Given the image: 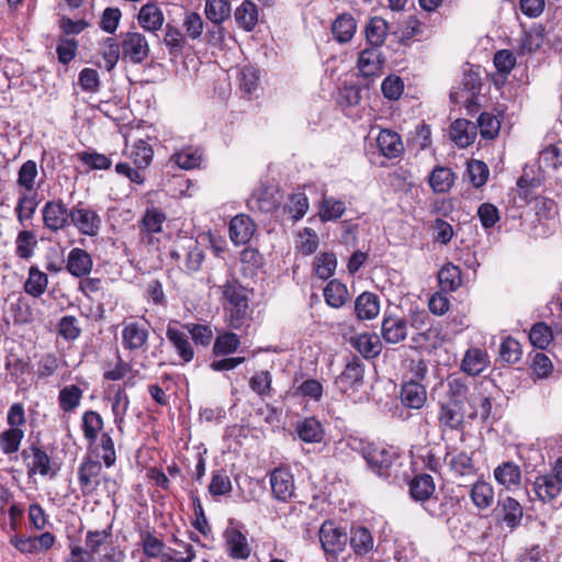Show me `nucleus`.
<instances>
[{
	"label": "nucleus",
	"mask_w": 562,
	"mask_h": 562,
	"mask_svg": "<svg viewBox=\"0 0 562 562\" xmlns=\"http://www.w3.org/2000/svg\"><path fill=\"white\" fill-rule=\"evenodd\" d=\"M111 394L110 401L112 404V413L114 422L121 427L124 417L128 411L130 400L124 389L121 386H112L109 390Z\"/></svg>",
	"instance_id": "nucleus-43"
},
{
	"label": "nucleus",
	"mask_w": 562,
	"mask_h": 562,
	"mask_svg": "<svg viewBox=\"0 0 562 562\" xmlns=\"http://www.w3.org/2000/svg\"><path fill=\"white\" fill-rule=\"evenodd\" d=\"M171 160L175 161L181 169H193L202 161V154L195 148H186L172 155Z\"/></svg>",
	"instance_id": "nucleus-63"
},
{
	"label": "nucleus",
	"mask_w": 562,
	"mask_h": 562,
	"mask_svg": "<svg viewBox=\"0 0 562 562\" xmlns=\"http://www.w3.org/2000/svg\"><path fill=\"white\" fill-rule=\"evenodd\" d=\"M368 467L379 476H389V469L393 462V454L383 447H378L371 443L367 447L363 458Z\"/></svg>",
	"instance_id": "nucleus-14"
},
{
	"label": "nucleus",
	"mask_w": 562,
	"mask_h": 562,
	"mask_svg": "<svg viewBox=\"0 0 562 562\" xmlns=\"http://www.w3.org/2000/svg\"><path fill=\"white\" fill-rule=\"evenodd\" d=\"M427 400V392L423 384L416 381H409L403 384L401 390V401L409 408H422Z\"/></svg>",
	"instance_id": "nucleus-26"
},
{
	"label": "nucleus",
	"mask_w": 562,
	"mask_h": 562,
	"mask_svg": "<svg viewBox=\"0 0 562 562\" xmlns=\"http://www.w3.org/2000/svg\"><path fill=\"white\" fill-rule=\"evenodd\" d=\"M24 438V431L21 428H9L0 434V449L7 454L16 453Z\"/></svg>",
	"instance_id": "nucleus-52"
},
{
	"label": "nucleus",
	"mask_w": 562,
	"mask_h": 562,
	"mask_svg": "<svg viewBox=\"0 0 562 562\" xmlns=\"http://www.w3.org/2000/svg\"><path fill=\"white\" fill-rule=\"evenodd\" d=\"M539 167L544 171L558 170L562 166V154L557 146H548L539 155Z\"/></svg>",
	"instance_id": "nucleus-61"
},
{
	"label": "nucleus",
	"mask_w": 562,
	"mask_h": 562,
	"mask_svg": "<svg viewBox=\"0 0 562 562\" xmlns=\"http://www.w3.org/2000/svg\"><path fill=\"white\" fill-rule=\"evenodd\" d=\"M355 312L359 319H373L379 315L380 302L375 294L370 292L361 293L355 302Z\"/></svg>",
	"instance_id": "nucleus-32"
},
{
	"label": "nucleus",
	"mask_w": 562,
	"mask_h": 562,
	"mask_svg": "<svg viewBox=\"0 0 562 562\" xmlns=\"http://www.w3.org/2000/svg\"><path fill=\"white\" fill-rule=\"evenodd\" d=\"M234 18L240 29L247 32L252 31L258 23L257 5L249 0H244L235 9Z\"/></svg>",
	"instance_id": "nucleus-36"
},
{
	"label": "nucleus",
	"mask_w": 562,
	"mask_h": 562,
	"mask_svg": "<svg viewBox=\"0 0 562 562\" xmlns=\"http://www.w3.org/2000/svg\"><path fill=\"white\" fill-rule=\"evenodd\" d=\"M497 515L509 529H515L521 522L522 506L514 497L507 496L499 502Z\"/></svg>",
	"instance_id": "nucleus-21"
},
{
	"label": "nucleus",
	"mask_w": 562,
	"mask_h": 562,
	"mask_svg": "<svg viewBox=\"0 0 562 562\" xmlns=\"http://www.w3.org/2000/svg\"><path fill=\"white\" fill-rule=\"evenodd\" d=\"M324 297L330 307L339 308L348 300L347 286L338 280H331L324 289Z\"/></svg>",
	"instance_id": "nucleus-48"
},
{
	"label": "nucleus",
	"mask_w": 562,
	"mask_h": 562,
	"mask_svg": "<svg viewBox=\"0 0 562 562\" xmlns=\"http://www.w3.org/2000/svg\"><path fill=\"white\" fill-rule=\"evenodd\" d=\"M122 59L142 64L149 55V44L142 33L127 32L121 42Z\"/></svg>",
	"instance_id": "nucleus-6"
},
{
	"label": "nucleus",
	"mask_w": 562,
	"mask_h": 562,
	"mask_svg": "<svg viewBox=\"0 0 562 562\" xmlns=\"http://www.w3.org/2000/svg\"><path fill=\"white\" fill-rule=\"evenodd\" d=\"M47 284V274L36 267H31L24 283V291L33 297H40L46 291Z\"/></svg>",
	"instance_id": "nucleus-46"
},
{
	"label": "nucleus",
	"mask_w": 562,
	"mask_h": 562,
	"mask_svg": "<svg viewBox=\"0 0 562 562\" xmlns=\"http://www.w3.org/2000/svg\"><path fill=\"white\" fill-rule=\"evenodd\" d=\"M21 457L25 462L29 477L35 474L53 477L56 471L52 470L49 456L40 447L32 445L22 450Z\"/></svg>",
	"instance_id": "nucleus-7"
},
{
	"label": "nucleus",
	"mask_w": 562,
	"mask_h": 562,
	"mask_svg": "<svg viewBox=\"0 0 562 562\" xmlns=\"http://www.w3.org/2000/svg\"><path fill=\"white\" fill-rule=\"evenodd\" d=\"M104 426L103 418L95 411H87L81 416V429L83 437L91 448L98 441V435Z\"/></svg>",
	"instance_id": "nucleus-31"
},
{
	"label": "nucleus",
	"mask_w": 562,
	"mask_h": 562,
	"mask_svg": "<svg viewBox=\"0 0 562 562\" xmlns=\"http://www.w3.org/2000/svg\"><path fill=\"white\" fill-rule=\"evenodd\" d=\"M357 30V22L351 14L338 15L331 24V33L339 43H348L352 40Z\"/></svg>",
	"instance_id": "nucleus-34"
},
{
	"label": "nucleus",
	"mask_w": 562,
	"mask_h": 562,
	"mask_svg": "<svg viewBox=\"0 0 562 562\" xmlns=\"http://www.w3.org/2000/svg\"><path fill=\"white\" fill-rule=\"evenodd\" d=\"M223 295L228 303L229 326L240 329L251 314L247 290L237 280H228L223 285Z\"/></svg>",
	"instance_id": "nucleus-1"
},
{
	"label": "nucleus",
	"mask_w": 562,
	"mask_h": 562,
	"mask_svg": "<svg viewBox=\"0 0 562 562\" xmlns=\"http://www.w3.org/2000/svg\"><path fill=\"white\" fill-rule=\"evenodd\" d=\"M93 453H95L99 458L102 459L104 465L106 468H111L116 462V451L114 441L109 432H103L99 439V442H95L91 448H89Z\"/></svg>",
	"instance_id": "nucleus-39"
},
{
	"label": "nucleus",
	"mask_w": 562,
	"mask_h": 562,
	"mask_svg": "<svg viewBox=\"0 0 562 562\" xmlns=\"http://www.w3.org/2000/svg\"><path fill=\"white\" fill-rule=\"evenodd\" d=\"M435 492V482L430 474H418L409 482V494L416 501L425 504Z\"/></svg>",
	"instance_id": "nucleus-33"
},
{
	"label": "nucleus",
	"mask_w": 562,
	"mask_h": 562,
	"mask_svg": "<svg viewBox=\"0 0 562 562\" xmlns=\"http://www.w3.org/2000/svg\"><path fill=\"white\" fill-rule=\"evenodd\" d=\"M384 59L378 46H370L359 54L358 68L362 76L370 77L376 75Z\"/></svg>",
	"instance_id": "nucleus-24"
},
{
	"label": "nucleus",
	"mask_w": 562,
	"mask_h": 562,
	"mask_svg": "<svg viewBox=\"0 0 562 562\" xmlns=\"http://www.w3.org/2000/svg\"><path fill=\"white\" fill-rule=\"evenodd\" d=\"M373 537L366 527H353L350 531V547L357 555H364L373 548Z\"/></svg>",
	"instance_id": "nucleus-41"
},
{
	"label": "nucleus",
	"mask_w": 562,
	"mask_h": 562,
	"mask_svg": "<svg viewBox=\"0 0 562 562\" xmlns=\"http://www.w3.org/2000/svg\"><path fill=\"white\" fill-rule=\"evenodd\" d=\"M168 256L178 268L189 273L200 270L204 261V254L198 241L188 237L176 240Z\"/></svg>",
	"instance_id": "nucleus-2"
},
{
	"label": "nucleus",
	"mask_w": 562,
	"mask_h": 562,
	"mask_svg": "<svg viewBox=\"0 0 562 562\" xmlns=\"http://www.w3.org/2000/svg\"><path fill=\"white\" fill-rule=\"evenodd\" d=\"M128 157L132 159L135 167L145 169L151 162L153 149L145 140L138 139L134 143Z\"/></svg>",
	"instance_id": "nucleus-55"
},
{
	"label": "nucleus",
	"mask_w": 562,
	"mask_h": 562,
	"mask_svg": "<svg viewBox=\"0 0 562 562\" xmlns=\"http://www.w3.org/2000/svg\"><path fill=\"white\" fill-rule=\"evenodd\" d=\"M280 193L274 189H261L248 200V206L260 213H272L280 205Z\"/></svg>",
	"instance_id": "nucleus-18"
},
{
	"label": "nucleus",
	"mask_w": 562,
	"mask_h": 562,
	"mask_svg": "<svg viewBox=\"0 0 562 562\" xmlns=\"http://www.w3.org/2000/svg\"><path fill=\"white\" fill-rule=\"evenodd\" d=\"M225 549L228 555L236 560H246L251 553L246 535L231 522L224 531Z\"/></svg>",
	"instance_id": "nucleus-9"
},
{
	"label": "nucleus",
	"mask_w": 562,
	"mask_h": 562,
	"mask_svg": "<svg viewBox=\"0 0 562 562\" xmlns=\"http://www.w3.org/2000/svg\"><path fill=\"white\" fill-rule=\"evenodd\" d=\"M284 210L289 213L293 221L302 218L308 210V199L306 194L303 192L291 194L284 206Z\"/></svg>",
	"instance_id": "nucleus-59"
},
{
	"label": "nucleus",
	"mask_w": 562,
	"mask_h": 562,
	"mask_svg": "<svg viewBox=\"0 0 562 562\" xmlns=\"http://www.w3.org/2000/svg\"><path fill=\"white\" fill-rule=\"evenodd\" d=\"M270 485L273 496L281 502H286L294 495V479L285 468H277L270 473Z\"/></svg>",
	"instance_id": "nucleus-12"
},
{
	"label": "nucleus",
	"mask_w": 562,
	"mask_h": 562,
	"mask_svg": "<svg viewBox=\"0 0 562 562\" xmlns=\"http://www.w3.org/2000/svg\"><path fill=\"white\" fill-rule=\"evenodd\" d=\"M166 337L183 362L188 363L193 360L194 349L190 342L188 333L177 326L168 325L166 329Z\"/></svg>",
	"instance_id": "nucleus-16"
},
{
	"label": "nucleus",
	"mask_w": 562,
	"mask_h": 562,
	"mask_svg": "<svg viewBox=\"0 0 562 562\" xmlns=\"http://www.w3.org/2000/svg\"><path fill=\"white\" fill-rule=\"evenodd\" d=\"M38 177L37 164L29 159L22 164L18 170L16 186L23 192L31 193L37 187L36 179Z\"/></svg>",
	"instance_id": "nucleus-37"
},
{
	"label": "nucleus",
	"mask_w": 562,
	"mask_h": 562,
	"mask_svg": "<svg viewBox=\"0 0 562 562\" xmlns=\"http://www.w3.org/2000/svg\"><path fill=\"white\" fill-rule=\"evenodd\" d=\"M438 282L442 291H456L461 285V270L458 266L448 262L438 272Z\"/></svg>",
	"instance_id": "nucleus-47"
},
{
	"label": "nucleus",
	"mask_w": 562,
	"mask_h": 562,
	"mask_svg": "<svg viewBox=\"0 0 562 562\" xmlns=\"http://www.w3.org/2000/svg\"><path fill=\"white\" fill-rule=\"evenodd\" d=\"M337 259L334 252H321L315 257L313 270L322 280L329 279L336 270Z\"/></svg>",
	"instance_id": "nucleus-53"
},
{
	"label": "nucleus",
	"mask_w": 562,
	"mask_h": 562,
	"mask_svg": "<svg viewBox=\"0 0 562 562\" xmlns=\"http://www.w3.org/2000/svg\"><path fill=\"white\" fill-rule=\"evenodd\" d=\"M70 225H72L80 235L95 237L102 228V218L94 206L79 201L71 207Z\"/></svg>",
	"instance_id": "nucleus-3"
},
{
	"label": "nucleus",
	"mask_w": 562,
	"mask_h": 562,
	"mask_svg": "<svg viewBox=\"0 0 562 562\" xmlns=\"http://www.w3.org/2000/svg\"><path fill=\"white\" fill-rule=\"evenodd\" d=\"M183 328L191 336L195 345L207 347L213 340V330L210 325L206 324H193L189 323L183 325Z\"/></svg>",
	"instance_id": "nucleus-60"
},
{
	"label": "nucleus",
	"mask_w": 562,
	"mask_h": 562,
	"mask_svg": "<svg viewBox=\"0 0 562 562\" xmlns=\"http://www.w3.org/2000/svg\"><path fill=\"white\" fill-rule=\"evenodd\" d=\"M139 25L149 32H156L161 29L165 18L161 9L153 2L144 4L137 15Z\"/></svg>",
	"instance_id": "nucleus-27"
},
{
	"label": "nucleus",
	"mask_w": 562,
	"mask_h": 562,
	"mask_svg": "<svg viewBox=\"0 0 562 562\" xmlns=\"http://www.w3.org/2000/svg\"><path fill=\"white\" fill-rule=\"evenodd\" d=\"M376 145L380 153L386 158H396L404 151L401 136L391 130L380 131L376 137Z\"/></svg>",
	"instance_id": "nucleus-23"
},
{
	"label": "nucleus",
	"mask_w": 562,
	"mask_h": 562,
	"mask_svg": "<svg viewBox=\"0 0 562 562\" xmlns=\"http://www.w3.org/2000/svg\"><path fill=\"white\" fill-rule=\"evenodd\" d=\"M240 345L239 337L234 333H224L215 338L213 353L226 356L235 352Z\"/></svg>",
	"instance_id": "nucleus-57"
},
{
	"label": "nucleus",
	"mask_w": 562,
	"mask_h": 562,
	"mask_svg": "<svg viewBox=\"0 0 562 562\" xmlns=\"http://www.w3.org/2000/svg\"><path fill=\"white\" fill-rule=\"evenodd\" d=\"M93 266L91 256L81 248H72L67 258V271L77 278L85 277L90 273Z\"/></svg>",
	"instance_id": "nucleus-22"
},
{
	"label": "nucleus",
	"mask_w": 562,
	"mask_h": 562,
	"mask_svg": "<svg viewBox=\"0 0 562 562\" xmlns=\"http://www.w3.org/2000/svg\"><path fill=\"white\" fill-rule=\"evenodd\" d=\"M463 405L457 402L440 403L438 413L439 428L445 431L447 429L457 430L463 424Z\"/></svg>",
	"instance_id": "nucleus-17"
},
{
	"label": "nucleus",
	"mask_w": 562,
	"mask_h": 562,
	"mask_svg": "<svg viewBox=\"0 0 562 562\" xmlns=\"http://www.w3.org/2000/svg\"><path fill=\"white\" fill-rule=\"evenodd\" d=\"M38 202L36 200V194H31L27 192H21L16 205L14 207V213L18 222L24 226L26 221H30L37 209Z\"/></svg>",
	"instance_id": "nucleus-42"
},
{
	"label": "nucleus",
	"mask_w": 562,
	"mask_h": 562,
	"mask_svg": "<svg viewBox=\"0 0 562 562\" xmlns=\"http://www.w3.org/2000/svg\"><path fill=\"white\" fill-rule=\"evenodd\" d=\"M15 245L16 256L22 259H29L33 256L34 248L37 245L36 236L32 231H21L16 236Z\"/></svg>",
	"instance_id": "nucleus-56"
},
{
	"label": "nucleus",
	"mask_w": 562,
	"mask_h": 562,
	"mask_svg": "<svg viewBox=\"0 0 562 562\" xmlns=\"http://www.w3.org/2000/svg\"><path fill=\"white\" fill-rule=\"evenodd\" d=\"M112 537V526H108L102 530H89L86 533L85 546L88 552L95 558V554L100 553L101 548L108 543Z\"/></svg>",
	"instance_id": "nucleus-51"
},
{
	"label": "nucleus",
	"mask_w": 562,
	"mask_h": 562,
	"mask_svg": "<svg viewBox=\"0 0 562 562\" xmlns=\"http://www.w3.org/2000/svg\"><path fill=\"white\" fill-rule=\"evenodd\" d=\"M490 363L487 353L479 348L469 349L462 360L461 369L469 375L475 376L482 373Z\"/></svg>",
	"instance_id": "nucleus-29"
},
{
	"label": "nucleus",
	"mask_w": 562,
	"mask_h": 562,
	"mask_svg": "<svg viewBox=\"0 0 562 562\" xmlns=\"http://www.w3.org/2000/svg\"><path fill=\"white\" fill-rule=\"evenodd\" d=\"M470 497L479 509H486L494 502V488L487 482L477 481L472 485Z\"/></svg>",
	"instance_id": "nucleus-45"
},
{
	"label": "nucleus",
	"mask_w": 562,
	"mask_h": 562,
	"mask_svg": "<svg viewBox=\"0 0 562 562\" xmlns=\"http://www.w3.org/2000/svg\"><path fill=\"white\" fill-rule=\"evenodd\" d=\"M122 346L132 353H144L148 350L149 329L139 322H128L122 325Z\"/></svg>",
	"instance_id": "nucleus-5"
},
{
	"label": "nucleus",
	"mask_w": 562,
	"mask_h": 562,
	"mask_svg": "<svg viewBox=\"0 0 562 562\" xmlns=\"http://www.w3.org/2000/svg\"><path fill=\"white\" fill-rule=\"evenodd\" d=\"M363 379V367L360 362H349L342 373L338 376L337 383L342 387H352L361 383Z\"/></svg>",
	"instance_id": "nucleus-58"
},
{
	"label": "nucleus",
	"mask_w": 562,
	"mask_h": 562,
	"mask_svg": "<svg viewBox=\"0 0 562 562\" xmlns=\"http://www.w3.org/2000/svg\"><path fill=\"white\" fill-rule=\"evenodd\" d=\"M206 19L214 24L207 33L212 40H222L223 30L221 24L231 15V4L227 0H206L205 10Z\"/></svg>",
	"instance_id": "nucleus-10"
},
{
	"label": "nucleus",
	"mask_w": 562,
	"mask_h": 562,
	"mask_svg": "<svg viewBox=\"0 0 562 562\" xmlns=\"http://www.w3.org/2000/svg\"><path fill=\"white\" fill-rule=\"evenodd\" d=\"M532 492L543 504L553 503L562 492V484L551 473L536 476Z\"/></svg>",
	"instance_id": "nucleus-13"
},
{
	"label": "nucleus",
	"mask_w": 562,
	"mask_h": 562,
	"mask_svg": "<svg viewBox=\"0 0 562 562\" xmlns=\"http://www.w3.org/2000/svg\"><path fill=\"white\" fill-rule=\"evenodd\" d=\"M454 182V173L446 167H436L429 176V184L437 193H446Z\"/></svg>",
	"instance_id": "nucleus-49"
},
{
	"label": "nucleus",
	"mask_w": 562,
	"mask_h": 562,
	"mask_svg": "<svg viewBox=\"0 0 562 562\" xmlns=\"http://www.w3.org/2000/svg\"><path fill=\"white\" fill-rule=\"evenodd\" d=\"M477 126L475 123L459 119L451 124L450 138L459 147L470 146L476 138Z\"/></svg>",
	"instance_id": "nucleus-19"
},
{
	"label": "nucleus",
	"mask_w": 562,
	"mask_h": 562,
	"mask_svg": "<svg viewBox=\"0 0 562 562\" xmlns=\"http://www.w3.org/2000/svg\"><path fill=\"white\" fill-rule=\"evenodd\" d=\"M346 211V204L335 198H324L319 206V218L322 222L336 221L340 218Z\"/></svg>",
	"instance_id": "nucleus-54"
},
{
	"label": "nucleus",
	"mask_w": 562,
	"mask_h": 562,
	"mask_svg": "<svg viewBox=\"0 0 562 562\" xmlns=\"http://www.w3.org/2000/svg\"><path fill=\"white\" fill-rule=\"evenodd\" d=\"M441 327L432 322L420 333H414L411 337L412 347L416 349L436 348L442 342Z\"/></svg>",
	"instance_id": "nucleus-28"
},
{
	"label": "nucleus",
	"mask_w": 562,
	"mask_h": 562,
	"mask_svg": "<svg viewBox=\"0 0 562 562\" xmlns=\"http://www.w3.org/2000/svg\"><path fill=\"white\" fill-rule=\"evenodd\" d=\"M43 225L53 233H58L70 226L71 209L61 199L47 201L42 207Z\"/></svg>",
	"instance_id": "nucleus-4"
},
{
	"label": "nucleus",
	"mask_w": 562,
	"mask_h": 562,
	"mask_svg": "<svg viewBox=\"0 0 562 562\" xmlns=\"http://www.w3.org/2000/svg\"><path fill=\"white\" fill-rule=\"evenodd\" d=\"M351 346L364 358L376 357L382 349L379 336L374 334H360L350 339Z\"/></svg>",
	"instance_id": "nucleus-35"
},
{
	"label": "nucleus",
	"mask_w": 562,
	"mask_h": 562,
	"mask_svg": "<svg viewBox=\"0 0 562 562\" xmlns=\"http://www.w3.org/2000/svg\"><path fill=\"white\" fill-rule=\"evenodd\" d=\"M102 465L99 461L86 458L78 469V481L83 495L92 494L100 484Z\"/></svg>",
	"instance_id": "nucleus-11"
},
{
	"label": "nucleus",
	"mask_w": 562,
	"mask_h": 562,
	"mask_svg": "<svg viewBox=\"0 0 562 562\" xmlns=\"http://www.w3.org/2000/svg\"><path fill=\"white\" fill-rule=\"evenodd\" d=\"M140 546L144 554L150 559L160 558L162 560V555L167 552L165 551L166 544L164 541L150 531H143L140 533Z\"/></svg>",
	"instance_id": "nucleus-50"
},
{
	"label": "nucleus",
	"mask_w": 562,
	"mask_h": 562,
	"mask_svg": "<svg viewBox=\"0 0 562 562\" xmlns=\"http://www.w3.org/2000/svg\"><path fill=\"white\" fill-rule=\"evenodd\" d=\"M83 391L76 384L66 385L58 393V405L64 413H74L81 403Z\"/></svg>",
	"instance_id": "nucleus-38"
},
{
	"label": "nucleus",
	"mask_w": 562,
	"mask_h": 562,
	"mask_svg": "<svg viewBox=\"0 0 562 562\" xmlns=\"http://www.w3.org/2000/svg\"><path fill=\"white\" fill-rule=\"evenodd\" d=\"M522 351L518 340L507 337L499 346V357L507 363H517L521 358Z\"/></svg>",
	"instance_id": "nucleus-64"
},
{
	"label": "nucleus",
	"mask_w": 562,
	"mask_h": 562,
	"mask_svg": "<svg viewBox=\"0 0 562 562\" xmlns=\"http://www.w3.org/2000/svg\"><path fill=\"white\" fill-rule=\"evenodd\" d=\"M173 543L176 548L168 549L162 555V562H192L195 559L196 552L191 543L178 538L173 539Z\"/></svg>",
	"instance_id": "nucleus-44"
},
{
	"label": "nucleus",
	"mask_w": 562,
	"mask_h": 562,
	"mask_svg": "<svg viewBox=\"0 0 562 562\" xmlns=\"http://www.w3.org/2000/svg\"><path fill=\"white\" fill-rule=\"evenodd\" d=\"M382 337L387 344H398L407 337V321L386 317L382 322Z\"/></svg>",
	"instance_id": "nucleus-30"
},
{
	"label": "nucleus",
	"mask_w": 562,
	"mask_h": 562,
	"mask_svg": "<svg viewBox=\"0 0 562 562\" xmlns=\"http://www.w3.org/2000/svg\"><path fill=\"white\" fill-rule=\"evenodd\" d=\"M166 218V214L157 207L147 209L142 220L144 232L147 234L161 232Z\"/></svg>",
	"instance_id": "nucleus-62"
},
{
	"label": "nucleus",
	"mask_w": 562,
	"mask_h": 562,
	"mask_svg": "<svg viewBox=\"0 0 562 562\" xmlns=\"http://www.w3.org/2000/svg\"><path fill=\"white\" fill-rule=\"evenodd\" d=\"M319 541L326 554L336 557L345 549L347 535L335 522L327 520L321 526Z\"/></svg>",
	"instance_id": "nucleus-8"
},
{
	"label": "nucleus",
	"mask_w": 562,
	"mask_h": 562,
	"mask_svg": "<svg viewBox=\"0 0 562 562\" xmlns=\"http://www.w3.org/2000/svg\"><path fill=\"white\" fill-rule=\"evenodd\" d=\"M387 33V22L380 16L371 18L366 26V38L370 46H382Z\"/></svg>",
	"instance_id": "nucleus-40"
},
{
	"label": "nucleus",
	"mask_w": 562,
	"mask_h": 562,
	"mask_svg": "<svg viewBox=\"0 0 562 562\" xmlns=\"http://www.w3.org/2000/svg\"><path fill=\"white\" fill-rule=\"evenodd\" d=\"M295 431L299 438L307 443H319L323 441L325 430L323 425L315 417H305L297 420Z\"/></svg>",
	"instance_id": "nucleus-20"
},
{
	"label": "nucleus",
	"mask_w": 562,
	"mask_h": 562,
	"mask_svg": "<svg viewBox=\"0 0 562 562\" xmlns=\"http://www.w3.org/2000/svg\"><path fill=\"white\" fill-rule=\"evenodd\" d=\"M255 233V224L247 215H237L229 223V236L234 244L244 245Z\"/></svg>",
	"instance_id": "nucleus-25"
},
{
	"label": "nucleus",
	"mask_w": 562,
	"mask_h": 562,
	"mask_svg": "<svg viewBox=\"0 0 562 562\" xmlns=\"http://www.w3.org/2000/svg\"><path fill=\"white\" fill-rule=\"evenodd\" d=\"M493 475L495 481L507 491H517L521 485L520 467L513 461H506L497 465Z\"/></svg>",
	"instance_id": "nucleus-15"
}]
</instances>
